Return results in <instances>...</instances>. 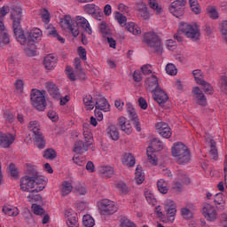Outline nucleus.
I'll return each mask as SVG.
<instances>
[{"label": "nucleus", "instance_id": "nucleus-10", "mask_svg": "<svg viewBox=\"0 0 227 227\" xmlns=\"http://www.w3.org/2000/svg\"><path fill=\"white\" fill-rule=\"evenodd\" d=\"M72 22V18L68 15H66L62 20H60V26L64 29H69L73 36L77 38V36H79V28L78 27H74L75 25Z\"/></svg>", "mask_w": 227, "mask_h": 227}, {"label": "nucleus", "instance_id": "nucleus-26", "mask_svg": "<svg viewBox=\"0 0 227 227\" xmlns=\"http://www.w3.org/2000/svg\"><path fill=\"white\" fill-rule=\"evenodd\" d=\"M89 146H91V142L84 143L82 140H79L74 143L73 152L81 154L83 152H88Z\"/></svg>", "mask_w": 227, "mask_h": 227}, {"label": "nucleus", "instance_id": "nucleus-63", "mask_svg": "<svg viewBox=\"0 0 227 227\" xmlns=\"http://www.w3.org/2000/svg\"><path fill=\"white\" fill-rule=\"evenodd\" d=\"M172 189L174 192H182L184 191V184L180 182H174L172 184Z\"/></svg>", "mask_w": 227, "mask_h": 227}, {"label": "nucleus", "instance_id": "nucleus-48", "mask_svg": "<svg viewBox=\"0 0 227 227\" xmlns=\"http://www.w3.org/2000/svg\"><path fill=\"white\" fill-rule=\"evenodd\" d=\"M84 12L89 15L95 14L96 12L98 10V7L95 5V4H87L83 6Z\"/></svg>", "mask_w": 227, "mask_h": 227}, {"label": "nucleus", "instance_id": "nucleus-22", "mask_svg": "<svg viewBox=\"0 0 227 227\" xmlns=\"http://www.w3.org/2000/svg\"><path fill=\"white\" fill-rule=\"evenodd\" d=\"M95 109H99L100 111H104L105 113H107L110 109L109 102H107V99L104 98V96H98L96 98V103H94Z\"/></svg>", "mask_w": 227, "mask_h": 227}, {"label": "nucleus", "instance_id": "nucleus-57", "mask_svg": "<svg viewBox=\"0 0 227 227\" xmlns=\"http://www.w3.org/2000/svg\"><path fill=\"white\" fill-rule=\"evenodd\" d=\"M190 8L194 13H200V10L198 4V0H189Z\"/></svg>", "mask_w": 227, "mask_h": 227}, {"label": "nucleus", "instance_id": "nucleus-9", "mask_svg": "<svg viewBox=\"0 0 227 227\" xmlns=\"http://www.w3.org/2000/svg\"><path fill=\"white\" fill-rule=\"evenodd\" d=\"M126 111L128 117L133 121L137 132H141V122H139V117L137 116V113L136 112L134 106H132V103L126 104Z\"/></svg>", "mask_w": 227, "mask_h": 227}, {"label": "nucleus", "instance_id": "nucleus-16", "mask_svg": "<svg viewBox=\"0 0 227 227\" xmlns=\"http://www.w3.org/2000/svg\"><path fill=\"white\" fill-rule=\"evenodd\" d=\"M192 97L199 106L207 105V97L203 93V90L200 87H193L192 90Z\"/></svg>", "mask_w": 227, "mask_h": 227}, {"label": "nucleus", "instance_id": "nucleus-39", "mask_svg": "<svg viewBox=\"0 0 227 227\" xmlns=\"http://www.w3.org/2000/svg\"><path fill=\"white\" fill-rule=\"evenodd\" d=\"M35 145L39 150H43L45 148V138L43 135L40 133L39 135L35 136Z\"/></svg>", "mask_w": 227, "mask_h": 227}, {"label": "nucleus", "instance_id": "nucleus-55", "mask_svg": "<svg viewBox=\"0 0 227 227\" xmlns=\"http://www.w3.org/2000/svg\"><path fill=\"white\" fill-rule=\"evenodd\" d=\"M33 212L35 215H43L45 214V209H43L41 206L33 204L32 205Z\"/></svg>", "mask_w": 227, "mask_h": 227}, {"label": "nucleus", "instance_id": "nucleus-42", "mask_svg": "<svg viewBox=\"0 0 227 227\" xmlns=\"http://www.w3.org/2000/svg\"><path fill=\"white\" fill-rule=\"evenodd\" d=\"M148 4L152 10L155 11L156 15H160V13H162V7L159 5L157 0H148Z\"/></svg>", "mask_w": 227, "mask_h": 227}, {"label": "nucleus", "instance_id": "nucleus-38", "mask_svg": "<svg viewBox=\"0 0 227 227\" xmlns=\"http://www.w3.org/2000/svg\"><path fill=\"white\" fill-rule=\"evenodd\" d=\"M83 104L87 107V111H93L95 109V102L93 101V97L91 95H86L83 98Z\"/></svg>", "mask_w": 227, "mask_h": 227}, {"label": "nucleus", "instance_id": "nucleus-50", "mask_svg": "<svg viewBox=\"0 0 227 227\" xmlns=\"http://www.w3.org/2000/svg\"><path fill=\"white\" fill-rule=\"evenodd\" d=\"M99 33H101L102 36H107L111 35V30L107 28V25L106 21H102L99 25Z\"/></svg>", "mask_w": 227, "mask_h": 227}, {"label": "nucleus", "instance_id": "nucleus-61", "mask_svg": "<svg viewBox=\"0 0 227 227\" xmlns=\"http://www.w3.org/2000/svg\"><path fill=\"white\" fill-rule=\"evenodd\" d=\"M145 200L149 205H155L157 203L155 196L150 192H145Z\"/></svg>", "mask_w": 227, "mask_h": 227}, {"label": "nucleus", "instance_id": "nucleus-56", "mask_svg": "<svg viewBox=\"0 0 227 227\" xmlns=\"http://www.w3.org/2000/svg\"><path fill=\"white\" fill-rule=\"evenodd\" d=\"M165 70L168 75H176L177 74L176 67H175L173 64H168Z\"/></svg>", "mask_w": 227, "mask_h": 227}, {"label": "nucleus", "instance_id": "nucleus-44", "mask_svg": "<svg viewBox=\"0 0 227 227\" xmlns=\"http://www.w3.org/2000/svg\"><path fill=\"white\" fill-rule=\"evenodd\" d=\"M157 187H158V191L161 194H168V191H169V188L168 187V184L164 181V179H160L157 182Z\"/></svg>", "mask_w": 227, "mask_h": 227}, {"label": "nucleus", "instance_id": "nucleus-4", "mask_svg": "<svg viewBox=\"0 0 227 227\" xmlns=\"http://www.w3.org/2000/svg\"><path fill=\"white\" fill-rule=\"evenodd\" d=\"M179 31L184 33L186 38H190L192 42H198L201 36V32H200V28L198 26L191 25L185 22H181L179 24Z\"/></svg>", "mask_w": 227, "mask_h": 227}, {"label": "nucleus", "instance_id": "nucleus-34", "mask_svg": "<svg viewBox=\"0 0 227 227\" xmlns=\"http://www.w3.org/2000/svg\"><path fill=\"white\" fill-rule=\"evenodd\" d=\"M29 194L27 196V201L32 205H36L39 201H42V196L38 194L36 192H28Z\"/></svg>", "mask_w": 227, "mask_h": 227}, {"label": "nucleus", "instance_id": "nucleus-30", "mask_svg": "<svg viewBox=\"0 0 227 227\" xmlns=\"http://www.w3.org/2000/svg\"><path fill=\"white\" fill-rule=\"evenodd\" d=\"M106 133L113 141H118L120 139V133L118 132V129L116 126L111 124L108 129H106Z\"/></svg>", "mask_w": 227, "mask_h": 227}, {"label": "nucleus", "instance_id": "nucleus-19", "mask_svg": "<svg viewBox=\"0 0 227 227\" xmlns=\"http://www.w3.org/2000/svg\"><path fill=\"white\" fill-rule=\"evenodd\" d=\"M153 100H155L159 106L165 105L169 99V97H168V94L162 90V88H160L158 90L153 92Z\"/></svg>", "mask_w": 227, "mask_h": 227}, {"label": "nucleus", "instance_id": "nucleus-49", "mask_svg": "<svg viewBox=\"0 0 227 227\" xmlns=\"http://www.w3.org/2000/svg\"><path fill=\"white\" fill-rule=\"evenodd\" d=\"M219 88L222 93H224V95H227V76H221V79L219 82Z\"/></svg>", "mask_w": 227, "mask_h": 227}, {"label": "nucleus", "instance_id": "nucleus-60", "mask_svg": "<svg viewBox=\"0 0 227 227\" xmlns=\"http://www.w3.org/2000/svg\"><path fill=\"white\" fill-rule=\"evenodd\" d=\"M10 13V7L8 6H3L0 9V22H3L4 20V17Z\"/></svg>", "mask_w": 227, "mask_h": 227}, {"label": "nucleus", "instance_id": "nucleus-53", "mask_svg": "<svg viewBox=\"0 0 227 227\" xmlns=\"http://www.w3.org/2000/svg\"><path fill=\"white\" fill-rule=\"evenodd\" d=\"M48 35H51V36H53V38H57L60 43H65V38L59 35V33H58L57 29L53 28L49 30Z\"/></svg>", "mask_w": 227, "mask_h": 227}, {"label": "nucleus", "instance_id": "nucleus-59", "mask_svg": "<svg viewBox=\"0 0 227 227\" xmlns=\"http://www.w3.org/2000/svg\"><path fill=\"white\" fill-rule=\"evenodd\" d=\"M66 74L71 81H75V74L74 73V68L70 66H67L66 67Z\"/></svg>", "mask_w": 227, "mask_h": 227}, {"label": "nucleus", "instance_id": "nucleus-58", "mask_svg": "<svg viewBox=\"0 0 227 227\" xmlns=\"http://www.w3.org/2000/svg\"><path fill=\"white\" fill-rule=\"evenodd\" d=\"M9 171L11 173V176L12 178H18L19 177V170H17V167H15V164L11 163L8 167Z\"/></svg>", "mask_w": 227, "mask_h": 227}, {"label": "nucleus", "instance_id": "nucleus-64", "mask_svg": "<svg viewBox=\"0 0 227 227\" xmlns=\"http://www.w3.org/2000/svg\"><path fill=\"white\" fill-rule=\"evenodd\" d=\"M121 227H136V224L129 219H123L121 223Z\"/></svg>", "mask_w": 227, "mask_h": 227}, {"label": "nucleus", "instance_id": "nucleus-62", "mask_svg": "<svg viewBox=\"0 0 227 227\" xmlns=\"http://www.w3.org/2000/svg\"><path fill=\"white\" fill-rule=\"evenodd\" d=\"M67 224L68 227H79V223H77V218L75 216H70L67 221Z\"/></svg>", "mask_w": 227, "mask_h": 227}, {"label": "nucleus", "instance_id": "nucleus-21", "mask_svg": "<svg viewBox=\"0 0 227 227\" xmlns=\"http://www.w3.org/2000/svg\"><path fill=\"white\" fill-rule=\"evenodd\" d=\"M118 127H120L121 130H122V132H125V134H127L128 136H130V134H132V124L130 123V121L127 118L119 117Z\"/></svg>", "mask_w": 227, "mask_h": 227}, {"label": "nucleus", "instance_id": "nucleus-5", "mask_svg": "<svg viewBox=\"0 0 227 227\" xmlns=\"http://www.w3.org/2000/svg\"><path fill=\"white\" fill-rule=\"evenodd\" d=\"M164 149V145L162 142L159 140V138H152L150 141V145L147 147L146 155L149 162L153 164V166H157L158 160L157 156H155L154 152H160Z\"/></svg>", "mask_w": 227, "mask_h": 227}, {"label": "nucleus", "instance_id": "nucleus-37", "mask_svg": "<svg viewBox=\"0 0 227 227\" xmlns=\"http://www.w3.org/2000/svg\"><path fill=\"white\" fill-rule=\"evenodd\" d=\"M23 219L29 226H35V218H33V214L29 209H26L23 212Z\"/></svg>", "mask_w": 227, "mask_h": 227}, {"label": "nucleus", "instance_id": "nucleus-13", "mask_svg": "<svg viewBox=\"0 0 227 227\" xmlns=\"http://www.w3.org/2000/svg\"><path fill=\"white\" fill-rule=\"evenodd\" d=\"M168 10L170 13L174 15V17L180 19V17H182L185 12V4H184V2H173L168 7Z\"/></svg>", "mask_w": 227, "mask_h": 227}, {"label": "nucleus", "instance_id": "nucleus-20", "mask_svg": "<svg viewBox=\"0 0 227 227\" xmlns=\"http://www.w3.org/2000/svg\"><path fill=\"white\" fill-rule=\"evenodd\" d=\"M135 10L138 12V15L144 19V20H148L150 19V11H148V5L144 2H138L135 5Z\"/></svg>", "mask_w": 227, "mask_h": 227}, {"label": "nucleus", "instance_id": "nucleus-32", "mask_svg": "<svg viewBox=\"0 0 227 227\" xmlns=\"http://www.w3.org/2000/svg\"><path fill=\"white\" fill-rule=\"evenodd\" d=\"M126 29L127 31L132 33V35H135L136 36L141 35V27H139V26H137V24L134 22L126 24Z\"/></svg>", "mask_w": 227, "mask_h": 227}, {"label": "nucleus", "instance_id": "nucleus-12", "mask_svg": "<svg viewBox=\"0 0 227 227\" xmlns=\"http://www.w3.org/2000/svg\"><path fill=\"white\" fill-rule=\"evenodd\" d=\"M164 206L168 223H173L175 221V215H176V206L175 205V201L167 200L164 202Z\"/></svg>", "mask_w": 227, "mask_h": 227}, {"label": "nucleus", "instance_id": "nucleus-14", "mask_svg": "<svg viewBox=\"0 0 227 227\" xmlns=\"http://www.w3.org/2000/svg\"><path fill=\"white\" fill-rule=\"evenodd\" d=\"M160 89V86H159V79H157V76L155 74H152L145 80L146 91H149L150 93H154V91H157Z\"/></svg>", "mask_w": 227, "mask_h": 227}, {"label": "nucleus", "instance_id": "nucleus-1", "mask_svg": "<svg viewBox=\"0 0 227 227\" xmlns=\"http://www.w3.org/2000/svg\"><path fill=\"white\" fill-rule=\"evenodd\" d=\"M11 19L12 20V31L14 36L20 45H27V49H35V43L42 38V30L35 27L27 32V38L24 35V29L20 22L22 21V9L20 6H12L11 11Z\"/></svg>", "mask_w": 227, "mask_h": 227}, {"label": "nucleus", "instance_id": "nucleus-15", "mask_svg": "<svg viewBox=\"0 0 227 227\" xmlns=\"http://www.w3.org/2000/svg\"><path fill=\"white\" fill-rule=\"evenodd\" d=\"M45 89L48 91L49 95H51L52 98H54V100H59L61 98L59 88H58V85H56L52 82H46Z\"/></svg>", "mask_w": 227, "mask_h": 227}, {"label": "nucleus", "instance_id": "nucleus-8", "mask_svg": "<svg viewBox=\"0 0 227 227\" xmlns=\"http://www.w3.org/2000/svg\"><path fill=\"white\" fill-rule=\"evenodd\" d=\"M99 212L101 215H113L115 212H118V205L113 200H102L99 203Z\"/></svg>", "mask_w": 227, "mask_h": 227}, {"label": "nucleus", "instance_id": "nucleus-45", "mask_svg": "<svg viewBox=\"0 0 227 227\" xmlns=\"http://www.w3.org/2000/svg\"><path fill=\"white\" fill-rule=\"evenodd\" d=\"M43 157V159H47V160H54V159L57 157V153L54 149L48 148L44 150Z\"/></svg>", "mask_w": 227, "mask_h": 227}, {"label": "nucleus", "instance_id": "nucleus-46", "mask_svg": "<svg viewBox=\"0 0 227 227\" xmlns=\"http://www.w3.org/2000/svg\"><path fill=\"white\" fill-rule=\"evenodd\" d=\"M82 224L84 227H93L95 226V219L90 215H85L82 217Z\"/></svg>", "mask_w": 227, "mask_h": 227}, {"label": "nucleus", "instance_id": "nucleus-28", "mask_svg": "<svg viewBox=\"0 0 227 227\" xmlns=\"http://www.w3.org/2000/svg\"><path fill=\"white\" fill-rule=\"evenodd\" d=\"M121 162L124 166H128V168H133L136 165V158L132 155V153H124L121 157Z\"/></svg>", "mask_w": 227, "mask_h": 227}, {"label": "nucleus", "instance_id": "nucleus-2", "mask_svg": "<svg viewBox=\"0 0 227 227\" xmlns=\"http://www.w3.org/2000/svg\"><path fill=\"white\" fill-rule=\"evenodd\" d=\"M20 187L23 192H40L43 189H45V180L39 181L24 176L20 178Z\"/></svg>", "mask_w": 227, "mask_h": 227}, {"label": "nucleus", "instance_id": "nucleus-24", "mask_svg": "<svg viewBox=\"0 0 227 227\" xmlns=\"http://www.w3.org/2000/svg\"><path fill=\"white\" fill-rule=\"evenodd\" d=\"M43 65L47 70H53L58 65V56L54 54H49L44 58Z\"/></svg>", "mask_w": 227, "mask_h": 227}, {"label": "nucleus", "instance_id": "nucleus-54", "mask_svg": "<svg viewBox=\"0 0 227 227\" xmlns=\"http://www.w3.org/2000/svg\"><path fill=\"white\" fill-rule=\"evenodd\" d=\"M115 19L121 26H127V17L121 12H116Z\"/></svg>", "mask_w": 227, "mask_h": 227}, {"label": "nucleus", "instance_id": "nucleus-6", "mask_svg": "<svg viewBox=\"0 0 227 227\" xmlns=\"http://www.w3.org/2000/svg\"><path fill=\"white\" fill-rule=\"evenodd\" d=\"M30 97L33 107L37 109V111H45V107H47L45 90L40 91L39 90L33 89Z\"/></svg>", "mask_w": 227, "mask_h": 227}, {"label": "nucleus", "instance_id": "nucleus-40", "mask_svg": "<svg viewBox=\"0 0 227 227\" xmlns=\"http://www.w3.org/2000/svg\"><path fill=\"white\" fill-rule=\"evenodd\" d=\"M72 189H74L72 183L64 181L60 189L62 196H67V194H70L72 192Z\"/></svg>", "mask_w": 227, "mask_h": 227}, {"label": "nucleus", "instance_id": "nucleus-3", "mask_svg": "<svg viewBox=\"0 0 227 227\" xmlns=\"http://www.w3.org/2000/svg\"><path fill=\"white\" fill-rule=\"evenodd\" d=\"M171 153L178 164H189L191 162V150L184 143L174 144L171 148Z\"/></svg>", "mask_w": 227, "mask_h": 227}, {"label": "nucleus", "instance_id": "nucleus-31", "mask_svg": "<svg viewBox=\"0 0 227 227\" xmlns=\"http://www.w3.org/2000/svg\"><path fill=\"white\" fill-rule=\"evenodd\" d=\"M27 127L30 132H33L35 136H38L39 134H42V130L40 129V122H38V121H29Z\"/></svg>", "mask_w": 227, "mask_h": 227}, {"label": "nucleus", "instance_id": "nucleus-7", "mask_svg": "<svg viewBox=\"0 0 227 227\" xmlns=\"http://www.w3.org/2000/svg\"><path fill=\"white\" fill-rule=\"evenodd\" d=\"M144 40L148 47L153 49L157 54H162V41L155 32H147L144 35Z\"/></svg>", "mask_w": 227, "mask_h": 227}, {"label": "nucleus", "instance_id": "nucleus-11", "mask_svg": "<svg viewBox=\"0 0 227 227\" xmlns=\"http://www.w3.org/2000/svg\"><path fill=\"white\" fill-rule=\"evenodd\" d=\"M202 215H204L207 221L212 223L217 219V210L215 209V207L211 204L205 203L202 207Z\"/></svg>", "mask_w": 227, "mask_h": 227}, {"label": "nucleus", "instance_id": "nucleus-18", "mask_svg": "<svg viewBox=\"0 0 227 227\" xmlns=\"http://www.w3.org/2000/svg\"><path fill=\"white\" fill-rule=\"evenodd\" d=\"M156 130L161 137H165L166 139H169L171 137V128L166 122H158L156 124Z\"/></svg>", "mask_w": 227, "mask_h": 227}, {"label": "nucleus", "instance_id": "nucleus-29", "mask_svg": "<svg viewBox=\"0 0 227 227\" xmlns=\"http://www.w3.org/2000/svg\"><path fill=\"white\" fill-rule=\"evenodd\" d=\"M98 171L103 178H111L114 175V169L109 166L99 167Z\"/></svg>", "mask_w": 227, "mask_h": 227}, {"label": "nucleus", "instance_id": "nucleus-25", "mask_svg": "<svg viewBox=\"0 0 227 227\" xmlns=\"http://www.w3.org/2000/svg\"><path fill=\"white\" fill-rule=\"evenodd\" d=\"M10 43V35L4 27V22H0V45H8Z\"/></svg>", "mask_w": 227, "mask_h": 227}, {"label": "nucleus", "instance_id": "nucleus-43", "mask_svg": "<svg viewBox=\"0 0 227 227\" xmlns=\"http://www.w3.org/2000/svg\"><path fill=\"white\" fill-rule=\"evenodd\" d=\"M207 12L209 19H212L213 20H217V19H219V12H217L215 6H208L207 8Z\"/></svg>", "mask_w": 227, "mask_h": 227}, {"label": "nucleus", "instance_id": "nucleus-36", "mask_svg": "<svg viewBox=\"0 0 227 227\" xmlns=\"http://www.w3.org/2000/svg\"><path fill=\"white\" fill-rule=\"evenodd\" d=\"M199 84L203 86V90L206 95H214V87L205 80L199 81Z\"/></svg>", "mask_w": 227, "mask_h": 227}, {"label": "nucleus", "instance_id": "nucleus-35", "mask_svg": "<svg viewBox=\"0 0 227 227\" xmlns=\"http://www.w3.org/2000/svg\"><path fill=\"white\" fill-rule=\"evenodd\" d=\"M4 214H6V215H10L12 217H16V215H19V208L12 207V206H4L3 207Z\"/></svg>", "mask_w": 227, "mask_h": 227}, {"label": "nucleus", "instance_id": "nucleus-27", "mask_svg": "<svg viewBox=\"0 0 227 227\" xmlns=\"http://www.w3.org/2000/svg\"><path fill=\"white\" fill-rule=\"evenodd\" d=\"M25 176H29L34 180H44L42 176L38 175V170H36V167L31 164H27V175Z\"/></svg>", "mask_w": 227, "mask_h": 227}, {"label": "nucleus", "instance_id": "nucleus-33", "mask_svg": "<svg viewBox=\"0 0 227 227\" xmlns=\"http://www.w3.org/2000/svg\"><path fill=\"white\" fill-rule=\"evenodd\" d=\"M135 180L138 185H141L145 182V172L140 166H137L136 168Z\"/></svg>", "mask_w": 227, "mask_h": 227}, {"label": "nucleus", "instance_id": "nucleus-41", "mask_svg": "<svg viewBox=\"0 0 227 227\" xmlns=\"http://www.w3.org/2000/svg\"><path fill=\"white\" fill-rule=\"evenodd\" d=\"M210 146H211V149L209 151L210 157L211 159H213V160H217V159H219V153L217 152V144L215 143V141L211 140Z\"/></svg>", "mask_w": 227, "mask_h": 227}, {"label": "nucleus", "instance_id": "nucleus-47", "mask_svg": "<svg viewBox=\"0 0 227 227\" xmlns=\"http://www.w3.org/2000/svg\"><path fill=\"white\" fill-rule=\"evenodd\" d=\"M116 189L120 191L122 194H129V186L123 181H119L115 184Z\"/></svg>", "mask_w": 227, "mask_h": 227}, {"label": "nucleus", "instance_id": "nucleus-17", "mask_svg": "<svg viewBox=\"0 0 227 227\" xmlns=\"http://www.w3.org/2000/svg\"><path fill=\"white\" fill-rule=\"evenodd\" d=\"M15 141V137L10 133L0 132V147L10 148Z\"/></svg>", "mask_w": 227, "mask_h": 227}, {"label": "nucleus", "instance_id": "nucleus-23", "mask_svg": "<svg viewBox=\"0 0 227 227\" xmlns=\"http://www.w3.org/2000/svg\"><path fill=\"white\" fill-rule=\"evenodd\" d=\"M74 27H82L88 33L89 35H91L93 31L91 30V26H90V22H88V20L82 16H77L76 17V25H74Z\"/></svg>", "mask_w": 227, "mask_h": 227}, {"label": "nucleus", "instance_id": "nucleus-52", "mask_svg": "<svg viewBox=\"0 0 227 227\" xmlns=\"http://www.w3.org/2000/svg\"><path fill=\"white\" fill-rule=\"evenodd\" d=\"M41 19L43 20V22H44V24H49V22H51V13H49V11H47V9H43L41 11Z\"/></svg>", "mask_w": 227, "mask_h": 227}, {"label": "nucleus", "instance_id": "nucleus-51", "mask_svg": "<svg viewBox=\"0 0 227 227\" xmlns=\"http://www.w3.org/2000/svg\"><path fill=\"white\" fill-rule=\"evenodd\" d=\"M214 201L215 205H226V200H224V194H223V192L216 193Z\"/></svg>", "mask_w": 227, "mask_h": 227}]
</instances>
